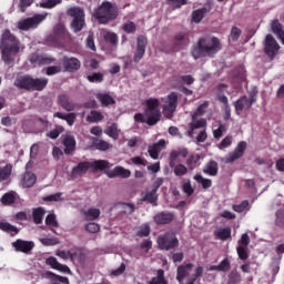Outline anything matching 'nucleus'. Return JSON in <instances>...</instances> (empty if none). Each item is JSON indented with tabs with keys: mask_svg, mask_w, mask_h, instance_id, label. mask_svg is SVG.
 Masks as SVG:
<instances>
[{
	"mask_svg": "<svg viewBox=\"0 0 284 284\" xmlns=\"http://www.w3.org/2000/svg\"><path fill=\"white\" fill-rule=\"evenodd\" d=\"M93 17L101 26H108L119 18V7L108 0L103 1L93 12Z\"/></svg>",
	"mask_w": 284,
	"mask_h": 284,
	"instance_id": "20e7f679",
	"label": "nucleus"
},
{
	"mask_svg": "<svg viewBox=\"0 0 284 284\" xmlns=\"http://www.w3.org/2000/svg\"><path fill=\"white\" fill-rule=\"evenodd\" d=\"M1 59L10 65L14 61V57L21 52V41L14 36L10 29H4L0 37Z\"/></svg>",
	"mask_w": 284,
	"mask_h": 284,
	"instance_id": "f257e3e1",
	"label": "nucleus"
},
{
	"mask_svg": "<svg viewBox=\"0 0 284 284\" xmlns=\"http://www.w3.org/2000/svg\"><path fill=\"white\" fill-rule=\"evenodd\" d=\"M53 116L65 121L70 126L74 125V121H77V113L55 112Z\"/></svg>",
	"mask_w": 284,
	"mask_h": 284,
	"instance_id": "2f4dec72",
	"label": "nucleus"
},
{
	"mask_svg": "<svg viewBox=\"0 0 284 284\" xmlns=\"http://www.w3.org/2000/svg\"><path fill=\"white\" fill-rule=\"evenodd\" d=\"M37 183V175L32 172H26L22 178V185L24 187H32Z\"/></svg>",
	"mask_w": 284,
	"mask_h": 284,
	"instance_id": "c9c22d12",
	"label": "nucleus"
},
{
	"mask_svg": "<svg viewBox=\"0 0 284 284\" xmlns=\"http://www.w3.org/2000/svg\"><path fill=\"white\" fill-rule=\"evenodd\" d=\"M163 148H165V140L163 139L154 143L153 145L149 146L148 152L151 159H159V154H161V150H163Z\"/></svg>",
	"mask_w": 284,
	"mask_h": 284,
	"instance_id": "cd10ccee",
	"label": "nucleus"
},
{
	"mask_svg": "<svg viewBox=\"0 0 284 284\" xmlns=\"http://www.w3.org/2000/svg\"><path fill=\"white\" fill-rule=\"evenodd\" d=\"M103 113L97 110L90 111V114L87 116L88 123H99V121H103Z\"/></svg>",
	"mask_w": 284,
	"mask_h": 284,
	"instance_id": "79ce46f5",
	"label": "nucleus"
},
{
	"mask_svg": "<svg viewBox=\"0 0 284 284\" xmlns=\"http://www.w3.org/2000/svg\"><path fill=\"white\" fill-rule=\"evenodd\" d=\"M48 41L55 43L57 45H63L70 41V33L65 29V26L58 23L53 28V34L48 37Z\"/></svg>",
	"mask_w": 284,
	"mask_h": 284,
	"instance_id": "1a4fd4ad",
	"label": "nucleus"
},
{
	"mask_svg": "<svg viewBox=\"0 0 284 284\" xmlns=\"http://www.w3.org/2000/svg\"><path fill=\"white\" fill-rule=\"evenodd\" d=\"M245 150H247V142L241 141L237 143V146L234 149V151L229 153L226 156V163H234V161H239V159L245 154Z\"/></svg>",
	"mask_w": 284,
	"mask_h": 284,
	"instance_id": "f3484780",
	"label": "nucleus"
},
{
	"mask_svg": "<svg viewBox=\"0 0 284 284\" xmlns=\"http://www.w3.org/2000/svg\"><path fill=\"white\" fill-rule=\"evenodd\" d=\"M148 48V38L145 36H139L136 39V49L133 55V62L139 63L143 57H145V50Z\"/></svg>",
	"mask_w": 284,
	"mask_h": 284,
	"instance_id": "ddd939ff",
	"label": "nucleus"
},
{
	"mask_svg": "<svg viewBox=\"0 0 284 284\" xmlns=\"http://www.w3.org/2000/svg\"><path fill=\"white\" fill-rule=\"evenodd\" d=\"M40 243H42L45 247H50L53 245H59L61 241H59V237H42L40 239Z\"/></svg>",
	"mask_w": 284,
	"mask_h": 284,
	"instance_id": "bf43d9fd",
	"label": "nucleus"
},
{
	"mask_svg": "<svg viewBox=\"0 0 284 284\" xmlns=\"http://www.w3.org/2000/svg\"><path fill=\"white\" fill-rule=\"evenodd\" d=\"M241 283V273L236 270H233L229 274V284H239Z\"/></svg>",
	"mask_w": 284,
	"mask_h": 284,
	"instance_id": "052dcab7",
	"label": "nucleus"
},
{
	"mask_svg": "<svg viewBox=\"0 0 284 284\" xmlns=\"http://www.w3.org/2000/svg\"><path fill=\"white\" fill-rule=\"evenodd\" d=\"M214 234L220 241H227V239H232V229L230 226L220 229L215 231Z\"/></svg>",
	"mask_w": 284,
	"mask_h": 284,
	"instance_id": "58836bf2",
	"label": "nucleus"
},
{
	"mask_svg": "<svg viewBox=\"0 0 284 284\" xmlns=\"http://www.w3.org/2000/svg\"><path fill=\"white\" fill-rule=\"evenodd\" d=\"M62 65L64 68V72H79L81 70V60L74 57H63Z\"/></svg>",
	"mask_w": 284,
	"mask_h": 284,
	"instance_id": "dca6fc26",
	"label": "nucleus"
},
{
	"mask_svg": "<svg viewBox=\"0 0 284 284\" xmlns=\"http://www.w3.org/2000/svg\"><path fill=\"white\" fill-rule=\"evenodd\" d=\"M47 265L51 267L52 270H57L58 272H62L63 274H72V271H70V267L65 264H61L57 257L50 256L45 260Z\"/></svg>",
	"mask_w": 284,
	"mask_h": 284,
	"instance_id": "4be33fe9",
	"label": "nucleus"
},
{
	"mask_svg": "<svg viewBox=\"0 0 284 284\" xmlns=\"http://www.w3.org/2000/svg\"><path fill=\"white\" fill-rule=\"evenodd\" d=\"M104 134L116 141V139H119V125L116 123H112L111 125L106 126Z\"/></svg>",
	"mask_w": 284,
	"mask_h": 284,
	"instance_id": "a19ab883",
	"label": "nucleus"
},
{
	"mask_svg": "<svg viewBox=\"0 0 284 284\" xmlns=\"http://www.w3.org/2000/svg\"><path fill=\"white\" fill-rule=\"evenodd\" d=\"M224 132H227V128L225 126V124H222V122H219V128L213 130L214 139H221Z\"/></svg>",
	"mask_w": 284,
	"mask_h": 284,
	"instance_id": "69168bd1",
	"label": "nucleus"
},
{
	"mask_svg": "<svg viewBox=\"0 0 284 284\" xmlns=\"http://www.w3.org/2000/svg\"><path fill=\"white\" fill-rule=\"evenodd\" d=\"M104 174H106L109 179H116V176L120 179H130V176H132V171L123 166H115L112 170L105 171Z\"/></svg>",
	"mask_w": 284,
	"mask_h": 284,
	"instance_id": "a211bd4d",
	"label": "nucleus"
},
{
	"mask_svg": "<svg viewBox=\"0 0 284 284\" xmlns=\"http://www.w3.org/2000/svg\"><path fill=\"white\" fill-rule=\"evenodd\" d=\"M278 50H281V44L276 41L274 36L266 34L265 41H264V53L271 61H274L276 59V54H278Z\"/></svg>",
	"mask_w": 284,
	"mask_h": 284,
	"instance_id": "9d476101",
	"label": "nucleus"
},
{
	"mask_svg": "<svg viewBox=\"0 0 284 284\" xmlns=\"http://www.w3.org/2000/svg\"><path fill=\"white\" fill-rule=\"evenodd\" d=\"M217 101L224 105V121L232 119V108L230 106V100L225 94H219Z\"/></svg>",
	"mask_w": 284,
	"mask_h": 284,
	"instance_id": "a878e982",
	"label": "nucleus"
},
{
	"mask_svg": "<svg viewBox=\"0 0 284 284\" xmlns=\"http://www.w3.org/2000/svg\"><path fill=\"white\" fill-rule=\"evenodd\" d=\"M144 116H146V125H156L161 121V110H159V99L150 98L145 101Z\"/></svg>",
	"mask_w": 284,
	"mask_h": 284,
	"instance_id": "423d86ee",
	"label": "nucleus"
},
{
	"mask_svg": "<svg viewBox=\"0 0 284 284\" xmlns=\"http://www.w3.org/2000/svg\"><path fill=\"white\" fill-rule=\"evenodd\" d=\"M236 253L240 261H247L250 258V252L247 246H237Z\"/></svg>",
	"mask_w": 284,
	"mask_h": 284,
	"instance_id": "5fc2aeb1",
	"label": "nucleus"
},
{
	"mask_svg": "<svg viewBox=\"0 0 284 284\" xmlns=\"http://www.w3.org/2000/svg\"><path fill=\"white\" fill-rule=\"evenodd\" d=\"M232 270V262L225 257L220 262L219 265H211L209 272H230Z\"/></svg>",
	"mask_w": 284,
	"mask_h": 284,
	"instance_id": "bb28decb",
	"label": "nucleus"
},
{
	"mask_svg": "<svg viewBox=\"0 0 284 284\" xmlns=\"http://www.w3.org/2000/svg\"><path fill=\"white\" fill-rule=\"evenodd\" d=\"M0 230L2 232H7L8 234H11V236H17V234H19V229H17V226L8 222H0Z\"/></svg>",
	"mask_w": 284,
	"mask_h": 284,
	"instance_id": "ea45409f",
	"label": "nucleus"
},
{
	"mask_svg": "<svg viewBox=\"0 0 284 284\" xmlns=\"http://www.w3.org/2000/svg\"><path fill=\"white\" fill-rule=\"evenodd\" d=\"M283 256H280L278 258H274L271 263V272L273 276H276L278 272H281V261Z\"/></svg>",
	"mask_w": 284,
	"mask_h": 284,
	"instance_id": "13d9d810",
	"label": "nucleus"
},
{
	"mask_svg": "<svg viewBox=\"0 0 284 284\" xmlns=\"http://www.w3.org/2000/svg\"><path fill=\"white\" fill-rule=\"evenodd\" d=\"M67 14L69 17H73L71 22V29L73 32H81L85 27V13L83 12V9L74 7L69 9Z\"/></svg>",
	"mask_w": 284,
	"mask_h": 284,
	"instance_id": "6e6552de",
	"label": "nucleus"
},
{
	"mask_svg": "<svg viewBox=\"0 0 284 284\" xmlns=\"http://www.w3.org/2000/svg\"><path fill=\"white\" fill-rule=\"evenodd\" d=\"M179 244V237H176V233L174 232H166L158 237V247L164 252L176 250Z\"/></svg>",
	"mask_w": 284,
	"mask_h": 284,
	"instance_id": "0eeeda50",
	"label": "nucleus"
},
{
	"mask_svg": "<svg viewBox=\"0 0 284 284\" xmlns=\"http://www.w3.org/2000/svg\"><path fill=\"white\" fill-rule=\"evenodd\" d=\"M87 79L90 83H103V73L94 72L93 74L88 75Z\"/></svg>",
	"mask_w": 284,
	"mask_h": 284,
	"instance_id": "338daca9",
	"label": "nucleus"
},
{
	"mask_svg": "<svg viewBox=\"0 0 284 284\" xmlns=\"http://www.w3.org/2000/svg\"><path fill=\"white\" fill-rule=\"evenodd\" d=\"M192 267H194V264L192 263L180 265L178 267L176 281H179V283H181L182 281H185V278L190 276V272H192Z\"/></svg>",
	"mask_w": 284,
	"mask_h": 284,
	"instance_id": "393cba45",
	"label": "nucleus"
},
{
	"mask_svg": "<svg viewBox=\"0 0 284 284\" xmlns=\"http://www.w3.org/2000/svg\"><path fill=\"white\" fill-rule=\"evenodd\" d=\"M12 247H14L16 252H22V254H30V252L34 250V242L17 240L16 242H12Z\"/></svg>",
	"mask_w": 284,
	"mask_h": 284,
	"instance_id": "6ab92c4d",
	"label": "nucleus"
},
{
	"mask_svg": "<svg viewBox=\"0 0 284 284\" xmlns=\"http://www.w3.org/2000/svg\"><path fill=\"white\" fill-rule=\"evenodd\" d=\"M84 216L87 217V221H97V219L101 216V210L90 207L84 211Z\"/></svg>",
	"mask_w": 284,
	"mask_h": 284,
	"instance_id": "37998d69",
	"label": "nucleus"
},
{
	"mask_svg": "<svg viewBox=\"0 0 284 284\" xmlns=\"http://www.w3.org/2000/svg\"><path fill=\"white\" fill-rule=\"evenodd\" d=\"M283 31V23H281L278 19H274L271 21V32H273V34H276L278 37Z\"/></svg>",
	"mask_w": 284,
	"mask_h": 284,
	"instance_id": "de8ad7c7",
	"label": "nucleus"
},
{
	"mask_svg": "<svg viewBox=\"0 0 284 284\" xmlns=\"http://www.w3.org/2000/svg\"><path fill=\"white\" fill-rule=\"evenodd\" d=\"M47 17H48V13H44V14L37 13L31 18L21 20L18 23V28L19 30H34V28H39V24L45 21Z\"/></svg>",
	"mask_w": 284,
	"mask_h": 284,
	"instance_id": "9b49d317",
	"label": "nucleus"
},
{
	"mask_svg": "<svg viewBox=\"0 0 284 284\" xmlns=\"http://www.w3.org/2000/svg\"><path fill=\"white\" fill-rule=\"evenodd\" d=\"M103 37L106 43H111V45H119V36L116 33L106 31Z\"/></svg>",
	"mask_w": 284,
	"mask_h": 284,
	"instance_id": "09e8293b",
	"label": "nucleus"
},
{
	"mask_svg": "<svg viewBox=\"0 0 284 284\" xmlns=\"http://www.w3.org/2000/svg\"><path fill=\"white\" fill-rule=\"evenodd\" d=\"M62 145L64 146V154L70 155L77 150V139L72 134L62 135Z\"/></svg>",
	"mask_w": 284,
	"mask_h": 284,
	"instance_id": "aec40b11",
	"label": "nucleus"
},
{
	"mask_svg": "<svg viewBox=\"0 0 284 284\" xmlns=\"http://www.w3.org/2000/svg\"><path fill=\"white\" fill-rule=\"evenodd\" d=\"M11 175H12V164L0 166V182L8 181Z\"/></svg>",
	"mask_w": 284,
	"mask_h": 284,
	"instance_id": "c03bdc74",
	"label": "nucleus"
},
{
	"mask_svg": "<svg viewBox=\"0 0 284 284\" xmlns=\"http://www.w3.org/2000/svg\"><path fill=\"white\" fill-rule=\"evenodd\" d=\"M241 34H243V31L241 29H239V27H233L231 29L230 39L234 43H236V41H239V39H241Z\"/></svg>",
	"mask_w": 284,
	"mask_h": 284,
	"instance_id": "0e129e2a",
	"label": "nucleus"
},
{
	"mask_svg": "<svg viewBox=\"0 0 284 284\" xmlns=\"http://www.w3.org/2000/svg\"><path fill=\"white\" fill-rule=\"evenodd\" d=\"M109 169L110 162H108V160H94L93 162L84 161L78 163V165L72 169L71 176L77 179V176H83L87 174L88 170H91L92 172H103Z\"/></svg>",
	"mask_w": 284,
	"mask_h": 284,
	"instance_id": "39448f33",
	"label": "nucleus"
},
{
	"mask_svg": "<svg viewBox=\"0 0 284 284\" xmlns=\"http://www.w3.org/2000/svg\"><path fill=\"white\" fill-rule=\"evenodd\" d=\"M161 185H163V180H156L152 184V190H146L145 192L141 193V201L156 206V201H159V194H156V192H159V187H161Z\"/></svg>",
	"mask_w": 284,
	"mask_h": 284,
	"instance_id": "f8f14e48",
	"label": "nucleus"
},
{
	"mask_svg": "<svg viewBox=\"0 0 284 284\" xmlns=\"http://www.w3.org/2000/svg\"><path fill=\"white\" fill-rule=\"evenodd\" d=\"M85 232H89V234H97L98 232H101V225H99L95 222H90L84 227Z\"/></svg>",
	"mask_w": 284,
	"mask_h": 284,
	"instance_id": "680f3d73",
	"label": "nucleus"
},
{
	"mask_svg": "<svg viewBox=\"0 0 284 284\" xmlns=\"http://www.w3.org/2000/svg\"><path fill=\"white\" fill-rule=\"evenodd\" d=\"M153 221L156 225H170L174 221V213L162 211L154 215Z\"/></svg>",
	"mask_w": 284,
	"mask_h": 284,
	"instance_id": "412c9836",
	"label": "nucleus"
},
{
	"mask_svg": "<svg viewBox=\"0 0 284 284\" xmlns=\"http://www.w3.org/2000/svg\"><path fill=\"white\" fill-rule=\"evenodd\" d=\"M223 44H221V40L216 37H212L211 39L200 38L191 48V57L195 61L205 57L212 59L217 52H221Z\"/></svg>",
	"mask_w": 284,
	"mask_h": 284,
	"instance_id": "f03ea898",
	"label": "nucleus"
},
{
	"mask_svg": "<svg viewBox=\"0 0 284 284\" xmlns=\"http://www.w3.org/2000/svg\"><path fill=\"white\" fill-rule=\"evenodd\" d=\"M207 12H210V10H207V8H201L197 10H194L192 12V21L193 23H201V21H203V18L205 17V14H207Z\"/></svg>",
	"mask_w": 284,
	"mask_h": 284,
	"instance_id": "4c0bfd02",
	"label": "nucleus"
},
{
	"mask_svg": "<svg viewBox=\"0 0 284 284\" xmlns=\"http://www.w3.org/2000/svg\"><path fill=\"white\" fill-rule=\"evenodd\" d=\"M69 254L70 261H72V263H74V261H77V263H83V261H85V253H83V248L81 247L69 250Z\"/></svg>",
	"mask_w": 284,
	"mask_h": 284,
	"instance_id": "c85d7f7f",
	"label": "nucleus"
},
{
	"mask_svg": "<svg viewBox=\"0 0 284 284\" xmlns=\"http://www.w3.org/2000/svg\"><path fill=\"white\" fill-rule=\"evenodd\" d=\"M14 201H17V196L12 192L4 193L0 199V203H2V205H12Z\"/></svg>",
	"mask_w": 284,
	"mask_h": 284,
	"instance_id": "603ef678",
	"label": "nucleus"
},
{
	"mask_svg": "<svg viewBox=\"0 0 284 284\" xmlns=\"http://www.w3.org/2000/svg\"><path fill=\"white\" fill-rule=\"evenodd\" d=\"M171 168L173 169L175 176H185V174H187V166L184 164H176V162H174V166Z\"/></svg>",
	"mask_w": 284,
	"mask_h": 284,
	"instance_id": "864d4df0",
	"label": "nucleus"
},
{
	"mask_svg": "<svg viewBox=\"0 0 284 284\" xmlns=\"http://www.w3.org/2000/svg\"><path fill=\"white\" fill-rule=\"evenodd\" d=\"M122 30L126 34H134L136 32V24L133 21H126L123 23Z\"/></svg>",
	"mask_w": 284,
	"mask_h": 284,
	"instance_id": "4d7b16f0",
	"label": "nucleus"
},
{
	"mask_svg": "<svg viewBox=\"0 0 284 284\" xmlns=\"http://www.w3.org/2000/svg\"><path fill=\"white\" fill-rule=\"evenodd\" d=\"M57 103L62 110H65V112H74V110H77V103H74L72 98L67 93L59 94Z\"/></svg>",
	"mask_w": 284,
	"mask_h": 284,
	"instance_id": "2eb2a0df",
	"label": "nucleus"
},
{
	"mask_svg": "<svg viewBox=\"0 0 284 284\" xmlns=\"http://www.w3.org/2000/svg\"><path fill=\"white\" fill-rule=\"evenodd\" d=\"M203 173L209 176H216L219 174V162L211 160L203 169Z\"/></svg>",
	"mask_w": 284,
	"mask_h": 284,
	"instance_id": "473e14b6",
	"label": "nucleus"
},
{
	"mask_svg": "<svg viewBox=\"0 0 284 284\" xmlns=\"http://www.w3.org/2000/svg\"><path fill=\"white\" fill-rule=\"evenodd\" d=\"M149 284H168V281L165 280V271L161 268L158 270L156 276L152 277Z\"/></svg>",
	"mask_w": 284,
	"mask_h": 284,
	"instance_id": "49530a36",
	"label": "nucleus"
},
{
	"mask_svg": "<svg viewBox=\"0 0 284 284\" xmlns=\"http://www.w3.org/2000/svg\"><path fill=\"white\" fill-rule=\"evenodd\" d=\"M193 179L196 181V183L202 185L203 190H210V187H212V180L205 179L201 174H195Z\"/></svg>",
	"mask_w": 284,
	"mask_h": 284,
	"instance_id": "a18cd8bd",
	"label": "nucleus"
},
{
	"mask_svg": "<svg viewBox=\"0 0 284 284\" xmlns=\"http://www.w3.org/2000/svg\"><path fill=\"white\" fill-rule=\"evenodd\" d=\"M276 220H275V225L277 227H284V210H278L275 213Z\"/></svg>",
	"mask_w": 284,
	"mask_h": 284,
	"instance_id": "774afa93",
	"label": "nucleus"
},
{
	"mask_svg": "<svg viewBox=\"0 0 284 284\" xmlns=\"http://www.w3.org/2000/svg\"><path fill=\"white\" fill-rule=\"evenodd\" d=\"M48 278H50V284H70V280L65 276L57 275L50 271L47 272Z\"/></svg>",
	"mask_w": 284,
	"mask_h": 284,
	"instance_id": "72a5a7b5",
	"label": "nucleus"
},
{
	"mask_svg": "<svg viewBox=\"0 0 284 284\" xmlns=\"http://www.w3.org/2000/svg\"><path fill=\"white\" fill-rule=\"evenodd\" d=\"M234 108H235V114H237V116H241V114H243V110L245 111L251 110L252 106L247 102V95H242L240 99H237L234 102Z\"/></svg>",
	"mask_w": 284,
	"mask_h": 284,
	"instance_id": "5701e85b",
	"label": "nucleus"
},
{
	"mask_svg": "<svg viewBox=\"0 0 284 284\" xmlns=\"http://www.w3.org/2000/svg\"><path fill=\"white\" fill-rule=\"evenodd\" d=\"M42 60H43V54L41 53L34 52V53H31L29 57V61L30 63H32V65H41Z\"/></svg>",
	"mask_w": 284,
	"mask_h": 284,
	"instance_id": "e2e57ef3",
	"label": "nucleus"
},
{
	"mask_svg": "<svg viewBox=\"0 0 284 284\" xmlns=\"http://www.w3.org/2000/svg\"><path fill=\"white\" fill-rule=\"evenodd\" d=\"M92 145L93 148H95V150H100V152H105L111 148V145L106 141L101 140L99 138L92 139Z\"/></svg>",
	"mask_w": 284,
	"mask_h": 284,
	"instance_id": "e433bc0d",
	"label": "nucleus"
},
{
	"mask_svg": "<svg viewBox=\"0 0 284 284\" xmlns=\"http://www.w3.org/2000/svg\"><path fill=\"white\" fill-rule=\"evenodd\" d=\"M150 232H152V230L150 229V224L144 223L139 226L136 236H139L140 239H145L150 235Z\"/></svg>",
	"mask_w": 284,
	"mask_h": 284,
	"instance_id": "3c124183",
	"label": "nucleus"
},
{
	"mask_svg": "<svg viewBox=\"0 0 284 284\" xmlns=\"http://www.w3.org/2000/svg\"><path fill=\"white\" fill-rule=\"evenodd\" d=\"M190 44V38L187 34L180 32L175 34L174 37V45L178 48V50H183L186 45Z\"/></svg>",
	"mask_w": 284,
	"mask_h": 284,
	"instance_id": "c756f323",
	"label": "nucleus"
},
{
	"mask_svg": "<svg viewBox=\"0 0 284 284\" xmlns=\"http://www.w3.org/2000/svg\"><path fill=\"white\" fill-rule=\"evenodd\" d=\"M95 98L101 103L102 108L116 104V100L110 93H97Z\"/></svg>",
	"mask_w": 284,
	"mask_h": 284,
	"instance_id": "7c9ffc66",
	"label": "nucleus"
},
{
	"mask_svg": "<svg viewBox=\"0 0 284 284\" xmlns=\"http://www.w3.org/2000/svg\"><path fill=\"white\" fill-rule=\"evenodd\" d=\"M44 216H45V209H43L41 206L33 209L32 219H33V223H36V225H41V223H43Z\"/></svg>",
	"mask_w": 284,
	"mask_h": 284,
	"instance_id": "f704fd0d",
	"label": "nucleus"
},
{
	"mask_svg": "<svg viewBox=\"0 0 284 284\" xmlns=\"http://www.w3.org/2000/svg\"><path fill=\"white\" fill-rule=\"evenodd\" d=\"M234 212H237L239 214L250 211V201L244 200L241 204H234L233 205Z\"/></svg>",
	"mask_w": 284,
	"mask_h": 284,
	"instance_id": "6e6d98bb",
	"label": "nucleus"
},
{
	"mask_svg": "<svg viewBox=\"0 0 284 284\" xmlns=\"http://www.w3.org/2000/svg\"><path fill=\"white\" fill-rule=\"evenodd\" d=\"M200 161H201V155H199V154H191L186 159V165H187L189 170H195L196 169V164Z\"/></svg>",
	"mask_w": 284,
	"mask_h": 284,
	"instance_id": "8fccbe9b",
	"label": "nucleus"
},
{
	"mask_svg": "<svg viewBox=\"0 0 284 284\" xmlns=\"http://www.w3.org/2000/svg\"><path fill=\"white\" fill-rule=\"evenodd\" d=\"M48 78H32V75H20L14 80V87L18 90L27 92H43L48 88Z\"/></svg>",
	"mask_w": 284,
	"mask_h": 284,
	"instance_id": "7ed1b4c3",
	"label": "nucleus"
},
{
	"mask_svg": "<svg viewBox=\"0 0 284 284\" xmlns=\"http://www.w3.org/2000/svg\"><path fill=\"white\" fill-rule=\"evenodd\" d=\"M176 108H179V93L171 92L163 105V111L172 116L176 112Z\"/></svg>",
	"mask_w": 284,
	"mask_h": 284,
	"instance_id": "4468645a",
	"label": "nucleus"
},
{
	"mask_svg": "<svg viewBox=\"0 0 284 284\" xmlns=\"http://www.w3.org/2000/svg\"><path fill=\"white\" fill-rule=\"evenodd\" d=\"M187 154H189V151L185 148L171 151L170 158H169L170 168H174V163H176V160L179 158L187 159Z\"/></svg>",
	"mask_w": 284,
	"mask_h": 284,
	"instance_id": "b1692460",
	"label": "nucleus"
}]
</instances>
